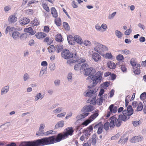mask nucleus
<instances>
[{"mask_svg": "<svg viewBox=\"0 0 146 146\" xmlns=\"http://www.w3.org/2000/svg\"><path fill=\"white\" fill-rule=\"evenodd\" d=\"M84 74L86 76H89L86 79L90 80V84L88 86V88H92L96 86L98 82H100L101 81L102 74L100 71H98L94 75L96 71L93 68L90 67L84 69Z\"/></svg>", "mask_w": 146, "mask_h": 146, "instance_id": "1", "label": "nucleus"}, {"mask_svg": "<svg viewBox=\"0 0 146 146\" xmlns=\"http://www.w3.org/2000/svg\"><path fill=\"white\" fill-rule=\"evenodd\" d=\"M61 56L65 59L68 60V63H73L77 62L78 64L83 63L86 62L85 58L84 57H80L77 55L76 52L73 53L66 48L63 50L61 53Z\"/></svg>", "mask_w": 146, "mask_h": 146, "instance_id": "2", "label": "nucleus"}, {"mask_svg": "<svg viewBox=\"0 0 146 146\" xmlns=\"http://www.w3.org/2000/svg\"><path fill=\"white\" fill-rule=\"evenodd\" d=\"M64 137L62 133H58L56 136L52 135L48 137H45L38 139L40 146L50 145L60 141L64 139Z\"/></svg>", "mask_w": 146, "mask_h": 146, "instance_id": "3", "label": "nucleus"}, {"mask_svg": "<svg viewBox=\"0 0 146 146\" xmlns=\"http://www.w3.org/2000/svg\"><path fill=\"white\" fill-rule=\"evenodd\" d=\"M38 139L33 141L21 142L19 146H40Z\"/></svg>", "mask_w": 146, "mask_h": 146, "instance_id": "4", "label": "nucleus"}, {"mask_svg": "<svg viewBox=\"0 0 146 146\" xmlns=\"http://www.w3.org/2000/svg\"><path fill=\"white\" fill-rule=\"evenodd\" d=\"M94 110L93 106L86 105L84 106L82 109L81 111L83 113L91 112Z\"/></svg>", "mask_w": 146, "mask_h": 146, "instance_id": "5", "label": "nucleus"}, {"mask_svg": "<svg viewBox=\"0 0 146 146\" xmlns=\"http://www.w3.org/2000/svg\"><path fill=\"white\" fill-rule=\"evenodd\" d=\"M96 89L94 90H87L86 92H84V95L86 97H93V95L98 90Z\"/></svg>", "mask_w": 146, "mask_h": 146, "instance_id": "6", "label": "nucleus"}, {"mask_svg": "<svg viewBox=\"0 0 146 146\" xmlns=\"http://www.w3.org/2000/svg\"><path fill=\"white\" fill-rule=\"evenodd\" d=\"M124 113H125L124 112ZM122 114H120L118 116V118L120 120L122 121H123L124 122L126 121L127 119L130 118V116H127L126 113H124V111L122 112Z\"/></svg>", "mask_w": 146, "mask_h": 146, "instance_id": "7", "label": "nucleus"}, {"mask_svg": "<svg viewBox=\"0 0 146 146\" xmlns=\"http://www.w3.org/2000/svg\"><path fill=\"white\" fill-rule=\"evenodd\" d=\"M132 66L133 72L136 74H138L140 73V64H131Z\"/></svg>", "mask_w": 146, "mask_h": 146, "instance_id": "8", "label": "nucleus"}, {"mask_svg": "<svg viewBox=\"0 0 146 146\" xmlns=\"http://www.w3.org/2000/svg\"><path fill=\"white\" fill-rule=\"evenodd\" d=\"M124 113H126L127 116H130L132 115L133 113V110L131 105L128 106L127 110L123 111Z\"/></svg>", "mask_w": 146, "mask_h": 146, "instance_id": "9", "label": "nucleus"}, {"mask_svg": "<svg viewBox=\"0 0 146 146\" xmlns=\"http://www.w3.org/2000/svg\"><path fill=\"white\" fill-rule=\"evenodd\" d=\"M15 30V28L14 27H11L10 26H8L7 27L5 30V33L7 34L8 32L10 35H12L13 32H14Z\"/></svg>", "mask_w": 146, "mask_h": 146, "instance_id": "10", "label": "nucleus"}, {"mask_svg": "<svg viewBox=\"0 0 146 146\" xmlns=\"http://www.w3.org/2000/svg\"><path fill=\"white\" fill-rule=\"evenodd\" d=\"M111 121L110 123V126L111 128H113L115 125V121L117 120V118L114 116H112L110 118Z\"/></svg>", "mask_w": 146, "mask_h": 146, "instance_id": "11", "label": "nucleus"}, {"mask_svg": "<svg viewBox=\"0 0 146 146\" xmlns=\"http://www.w3.org/2000/svg\"><path fill=\"white\" fill-rule=\"evenodd\" d=\"M99 110H95V112L89 118V119L91 120V121H92L95 119L98 115V112Z\"/></svg>", "mask_w": 146, "mask_h": 146, "instance_id": "12", "label": "nucleus"}, {"mask_svg": "<svg viewBox=\"0 0 146 146\" xmlns=\"http://www.w3.org/2000/svg\"><path fill=\"white\" fill-rule=\"evenodd\" d=\"M46 36V34L42 32H38L35 35L36 37L38 39L44 38Z\"/></svg>", "mask_w": 146, "mask_h": 146, "instance_id": "13", "label": "nucleus"}, {"mask_svg": "<svg viewBox=\"0 0 146 146\" xmlns=\"http://www.w3.org/2000/svg\"><path fill=\"white\" fill-rule=\"evenodd\" d=\"M92 57L95 62H97L100 60L101 58L100 56L96 53H94L92 55Z\"/></svg>", "mask_w": 146, "mask_h": 146, "instance_id": "14", "label": "nucleus"}, {"mask_svg": "<svg viewBox=\"0 0 146 146\" xmlns=\"http://www.w3.org/2000/svg\"><path fill=\"white\" fill-rule=\"evenodd\" d=\"M21 20V23L23 25H26L30 21V20L29 18L23 17Z\"/></svg>", "mask_w": 146, "mask_h": 146, "instance_id": "15", "label": "nucleus"}, {"mask_svg": "<svg viewBox=\"0 0 146 146\" xmlns=\"http://www.w3.org/2000/svg\"><path fill=\"white\" fill-rule=\"evenodd\" d=\"M17 18L15 15H12L10 16L8 18V21L10 23H14L17 21Z\"/></svg>", "mask_w": 146, "mask_h": 146, "instance_id": "16", "label": "nucleus"}, {"mask_svg": "<svg viewBox=\"0 0 146 146\" xmlns=\"http://www.w3.org/2000/svg\"><path fill=\"white\" fill-rule=\"evenodd\" d=\"M24 31L26 33H29L31 35H33L35 33L32 28L31 27L25 29Z\"/></svg>", "mask_w": 146, "mask_h": 146, "instance_id": "17", "label": "nucleus"}, {"mask_svg": "<svg viewBox=\"0 0 146 146\" xmlns=\"http://www.w3.org/2000/svg\"><path fill=\"white\" fill-rule=\"evenodd\" d=\"M109 108L111 113H116L117 110V107L114 106L113 104L110 105Z\"/></svg>", "mask_w": 146, "mask_h": 146, "instance_id": "18", "label": "nucleus"}, {"mask_svg": "<svg viewBox=\"0 0 146 146\" xmlns=\"http://www.w3.org/2000/svg\"><path fill=\"white\" fill-rule=\"evenodd\" d=\"M96 96H94L93 97H90L89 99L88 100V102H90L91 103L90 104H92L94 105H95L96 103Z\"/></svg>", "mask_w": 146, "mask_h": 146, "instance_id": "19", "label": "nucleus"}, {"mask_svg": "<svg viewBox=\"0 0 146 146\" xmlns=\"http://www.w3.org/2000/svg\"><path fill=\"white\" fill-rule=\"evenodd\" d=\"M74 40L77 43L81 44L83 43V41L82 38L78 35H75L74 36Z\"/></svg>", "mask_w": 146, "mask_h": 146, "instance_id": "20", "label": "nucleus"}, {"mask_svg": "<svg viewBox=\"0 0 146 146\" xmlns=\"http://www.w3.org/2000/svg\"><path fill=\"white\" fill-rule=\"evenodd\" d=\"M51 13L52 16L56 18L58 17V13L54 7H52L51 9Z\"/></svg>", "mask_w": 146, "mask_h": 146, "instance_id": "21", "label": "nucleus"}, {"mask_svg": "<svg viewBox=\"0 0 146 146\" xmlns=\"http://www.w3.org/2000/svg\"><path fill=\"white\" fill-rule=\"evenodd\" d=\"M20 35V33L17 31H14L11 35L13 38L14 40H16L19 38Z\"/></svg>", "mask_w": 146, "mask_h": 146, "instance_id": "22", "label": "nucleus"}, {"mask_svg": "<svg viewBox=\"0 0 146 146\" xmlns=\"http://www.w3.org/2000/svg\"><path fill=\"white\" fill-rule=\"evenodd\" d=\"M56 51L57 53L60 52L63 49V46L60 43L56 46Z\"/></svg>", "mask_w": 146, "mask_h": 146, "instance_id": "23", "label": "nucleus"}, {"mask_svg": "<svg viewBox=\"0 0 146 146\" xmlns=\"http://www.w3.org/2000/svg\"><path fill=\"white\" fill-rule=\"evenodd\" d=\"M64 125V121L63 120L58 122L55 125V129H58L60 127H62Z\"/></svg>", "mask_w": 146, "mask_h": 146, "instance_id": "24", "label": "nucleus"}, {"mask_svg": "<svg viewBox=\"0 0 146 146\" xmlns=\"http://www.w3.org/2000/svg\"><path fill=\"white\" fill-rule=\"evenodd\" d=\"M141 140V138L139 136H134L133 137V139L131 140L130 141L131 143H135L139 142Z\"/></svg>", "mask_w": 146, "mask_h": 146, "instance_id": "25", "label": "nucleus"}, {"mask_svg": "<svg viewBox=\"0 0 146 146\" xmlns=\"http://www.w3.org/2000/svg\"><path fill=\"white\" fill-rule=\"evenodd\" d=\"M9 86H7L3 88L1 90V94L2 95L5 93H6L9 90Z\"/></svg>", "mask_w": 146, "mask_h": 146, "instance_id": "26", "label": "nucleus"}, {"mask_svg": "<svg viewBox=\"0 0 146 146\" xmlns=\"http://www.w3.org/2000/svg\"><path fill=\"white\" fill-rule=\"evenodd\" d=\"M67 40L70 44H73L72 41H73L74 40V37L72 35H68L67 36Z\"/></svg>", "mask_w": 146, "mask_h": 146, "instance_id": "27", "label": "nucleus"}, {"mask_svg": "<svg viewBox=\"0 0 146 146\" xmlns=\"http://www.w3.org/2000/svg\"><path fill=\"white\" fill-rule=\"evenodd\" d=\"M44 97V96L42 95L40 93H39L37 94L35 96V99L34 101L36 102L38 99L42 100Z\"/></svg>", "mask_w": 146, "mask_h": 146, "instance_id": "28", "label": "nucleus"}, {"mask_svg": "<svg viewBox=\"0 0 146 146\" xmlns=\"http://www.w3.org/2000/svg\"><path fill=\"white\" fill-rule=\"evenodd\" d=\"M92 145H95L96 143V135L94 134L92 135Z\"/></svg>", "mask_w": 146, "mask_h": 146, "instance_id": "29", "label": "nucleus"}, {"mask_svg": "<svg viewBox=\"0 0 146 146\" xmlns=\"http://www.w3.org/2000/svg\"><path fill=\"white\" fill-rule=\"evenodd\" d=\"M5 125H6L7 127H8L10 126V124L9 122H7L1 125L0 126V130L1 131H2L3 130H4L5 129V128L3 127V126Z\"/></svg>", "mask_w": 146, "mask_h": 146, "instance_id": "30", "label": "nucleus"}, {"mask_svg": "<svg viewBox=\"0 0 146 146\" xmlns=\"http://www.w3.org/2000/svg\"><path fill=\"white\" fill-rule=\"evenodd\" d=\"M66 132L68 133L70 135H72L74 131L72 127H68L66 129Z\"/></svg>", "mask_w": 146, "mask_h": 146, "instance_id": "31", "label": "nucleus"}, {"mask_svg": "<svg viewBox=\"0 0 146 146\" xmlns=\"http://www.w3.org/2000/svg\"><path fill=\"white\" fill-rule=\"evenodd\" d=\"M105 58L111 59L112 58V55L111 53H107L105 54H104L102 55Z\"/></svg>", "mask_w": 146, "mask_h": 146, "instance_id": "32", "label": "nucleus"}, {"mask_svg": "<svg viewBox=\"0 0 146 146\" xmlns=\"http://www.w3.org/2000/svg\"><path fill=\"white\" fill-rule=\"evenodd\" d=\"M63 110L62 107H58L55 110H53V112L54 113H60Z\"/></svg>", "mask_w": 146, "mask_h": 146, "instance_id": "33", "label": "nucleus"}, {"mask_svg": "<svg viewBox=\"0 0 146 146\" xmlns=\"http://www.w3.org/2000/svg\"><path fill=\"white\" fill-rule=\"evenodd\" d=\"M54 22L58 26H60L61 25V19L60 18L55 19Z\"/></svg>", "mask_w": 146, "mask_h": 146, "instance_id": "34", "label": "nucleus"}, {"mask_svg": "<svg viewBox=\"0 0 146 146\" xmlns=\"http://www.w3.org/2000/svg\"><path fill=\"white\" fill-rule=\"evenodd\" d=\"M117 60L119 62L122 61L124 59L123 56L121 54H119L116 57Z\"/></svg>", "mask_w": 146, "mask_h": 146, "instance_id": "35", "label": "nucleus"}, {"mask_svg": "<svg viewBox=\"0 0 146 146\" xmlns=\"http://www.w3.org/2000/svg\"><path fill=\"white\" fill-rule=\"evenodd\" d=\"M63 26L65 29L67 31L70 30V28L68 24L66 22H64L63 23Z\"/></svg>", "mask_w": 146, "mask_h": 146, "instance_id": "36", "label": "nucleus"}, {"mask_svg": "<svg viewBox=\"0 0 146 146\" xmlns=\"http://www.w3.org/2000/svg\"><path fill=\"white\" fill-rule=\"evenodd\" d=\"M62 36L61 34H59L57 35V37L56 38V40L58 42H61L63 41Z\"/></svg>", "mask_w": 146, "mask_h": 146, "instance_id": "37", "label": "nucleus"}, {"mask_svg": "<svg viewBox=\"0 0 146 146\" xmlns=\"http://www.w3.org/2000/svg\"><path fill=\"white\" fill-rule=\"evenodd\" d=\"M100 44H98V46H96L95 47L94 50L100 55H102V54H103V53L100 50Z\"/></svg>", "mask_w": 146, "mask_h": 146, "instance_id": "38", "label": "nucleus"}, {"mask_svg": "<svg viewBox=\"0 0 146 146\" xmlns=\"http://www.w3.org/2000/svg\"><path fill=\"white\" fill-rule=\"evenodd\" d=\"M115 33L117 36L120 38H121L122 35H123V34L120 31L118 30H116Z\"/></svg>", "mask_w": 146, "mask_h": 146, "instance_id": "39", "label": "nucleus"}, {"mask_svg": "<svg viewBox=\"0 0 146 146\" xmlns=\"http://www.w3.org/2000/svg\"><path fill=\"white\" fill-rule=\"evenodd\" d=\"M100 47L101 51H107L108 50V48L103 45L100 44Z\"/></svg>", "mask_w": 146, "mask_h": 146, "instance_id": "40", "label": "nucleus"}, {"mask_svg": "<svg viewBox=\"0 0 146 146\" xmlns=\"http://www.w3.org/2000/svg\"><path fill=\"white\" fill-rule=\"evenodd\" d=\"M137 111H141L143 109V106L141 102H140L137 104Z\"/></svg>", "mask_w": 146, "mask_h": 146, "instance_id": "41", "label": "nucleus"}, {"mask_svg": "<svg viewBox=\"0 0 146 146\" xmlns=\"http://www.w3.org/2000/svg\"><path fill=\"white\" fill-rule=\"evenodd\" d=\"M122 122V121L118 118L117 120L115 121V124L116 127H119L121 125Z\"/></svg>", "mask_w": 146, "mask_h": 146, "instance_id": "42", "label": "nucleus"}, {"mask_svg": "<svg viewBox=\"0 0 146 146\" xmlns=\"http://www.w3.org/2000/svg\"><path fill=\"white\" fill-rule=\"evenodd\" d=\"M28 34L26 33H22L21 35L20 38L22 40H23L24 39H26L27 37Z\"/></svg>", "mask_w": 146, "mask_h": 146, "instance_id": "43", "label": "nucleus"}, {"mask_svg": "<svg viewBox=\"0 0 146 146\" xmlns=\"http://www.w3.org/2000/svg\"><path fill=\"white\" fill-rule=\"evenodd\" d=\"M34 23H33L31 25L33 26H37L39 24V22L38 21V20L37 19H34Z\"/></svg>", "mask_w": 146, "mask_h": 146, "instance_id": "44", "label": "nucleus"}, {"mask_svg": "<svg viewBox=\"0 0 146 146\" xmlns=\"http://www.w3.org/2000/svg\"><path fill=\"white\" fill-rule=\"evenodd\" d=\"M104 129V125L103 124L98 129L97 133L98 134H101L102 133V131Z\"/></svg>", "mask_w": 146, "mask_h": 146, "instance_id": "45", "label": "nucleus"}, {"mask_svg": "<svg viewBox=\"0 0 146 146\" xmlns=\"http://www.w3.org/2000/svg\"><path fill=\"white\" fill-rule=\"evenodd\" d=\"M30 79L29 75L27 73H25L23 76V80L24 81H26Z\"/></svg>", "mask_w": 146, "mask_h": 146, "instance_id": "46", "label": "nucleus"}, {"mask_svg": "<svg viewBox=\"0 0 146 146\" xmlns=\"http://www.w3.org/2000/svg\"><path fill=\"white\" fill-rule=\"evenodd\" d=\"M60 81L59 79H56L54 81V83L55 86H58L60 85Z\"/></svg>", "mask_w": 146, "mask_h": 146, "instance_id": "47", "label": "nucleus"}, {"mask_svg": "<svg viewBox=\"0 0 146 146\" xmlns=\"http://www.w3.org/2000/svg\"><path fill=\"white\" fill-rule=\"evenodd\" d=\"M110 82H104L102 84V86L104 88V87H108L110 84Z\"/></svg>", "mask_w": 146, "mask_h": 146, "instance_id": "48", "label": "nucleus"}, {"mask_svg": "<svg viewBox=\"0 0 146 146\" xmlns=\"http://www.w3.org/2000/svg\"><path fill=\"white\" fill-rule=\"evenodd\" d=\"M146 98V92H145L142 93L140 96V98L142 100H143Z\"/></svg>", "mask_w": 146, "mask_h": 146, "instance_id": "49", "label": "nucleus"}, {"mask_svg": "<svg viewBox=\"0 0 146 146\" xmlns=\"http://www.w3.org/2000/svg\"><path fill=\"white\" fill-rule=\"evenodd\" d=\"M109 123L108 122L105 123L104 125V128L106 131L108 130L109 128Z\"/></svg>", "mask_w": 146, "mask_h": 146, "instance_id": "50", "label": "nucleus"}, {"mask_svg": "<svg viewBox=\"0 0 146 146\" xmlns=\"http://www.w3.org/2000/svg\"><path fill=\"white\" fill-rule=\"evenodd\" d=\"M91 121V120L90 119L89 120H86L84 121V122H83L82 125L87 126L88 125Z\"/></svg>", "mask_w": 146, "mask_h": 146, "instance_id": "51", "label": "nucleus"}, {"mask_svg": "<svg viewBox=\"0 0 146 146\" xmlns=\"http://www.w3.org/2000/svg\"><path fill=\"white\" fill-rule=\"evenodd\" d=\"M132 30L131 29L129 28L125 31L124 33V34L125 35H129L130 34Z\"/></svg>", "mask_w": 146, "mask_h": 146, "instance_id": "52", "label": "nucleus"}, {"mask_svg": "<svg viewBox=\"0 0 146 146\" xmlns=\"http://www.w3.org/2000/svg\"><path fill=\"white\" fill-rule=\"evenodd\" d=\"M136 59L135 58H132L130 61V64H137Z\"/></svg>", "mask_w": 146, "mask_h": 146, "instance_id": "53", "label": "nucleus"}, {"mask_svg": "<svg viewBox=\"0 0 146 146\" xmlns=\"http://www.w3.org/2000/svg\"><path fill=\"white\" fill-rule=\"evenodd\" d=\"M103 124H102L101 122H99L97 124H96L94 126V129H97L98 128L101 126Z\"/></svg>", "mask_w": 146, "mask_h": 146, "instance_id": "54", "label": "nucleus"}, {"mask_svg": "<svg viewBox=\"0 0 146 146\" xmlns=\"http://www.w3.org/2000/svg\"><path fill=\"white\" fill-rule=\"evenodd\" d=\"M119 134L117 133L115 135L112 137L111 138V139L112 140L116 139L119 138Z\"/></svg>", "mask_w": 146, "mask_h": 146, "instance_id": "55", "label": "nucleus"}, {"mask_svg": "<svg viewBox=\"0 0 146 146\" xmlns=\"http://www.w3.org/2000/svg\"><path fill=\"white\" fill-rule=\"evenodd\" d=\"M84 44L86 46H90L91 43L89 41L86 40L84 41Z\"/></svg>", "mask_w": 146, "mask_h": 146, "instance_id": "56", "label": "nucleus"}, {"mask_svg": "<svg viewBox=\"0 0 146 146\" xmlns=\"http://www.w3.org/2000/svg\"><path fill=\"white\" fill-rule=\"evenodd\" d=\"M84 133L85 134L86 137L87 139H88V136H90V134L89 133L88 130H85Z\"/></svg>", "mask_w": 146, "mask_h": 146, "instance_id": "57", "label": "nucleus"}, {"mask_svg": "<svg viewBox=\"0 0 146 146\" xmlns=\"http://www.w3.org/2000/svg\"><path fill=\"white\" fill-rule=\"evenodd\" d=\"M121 51H122L124 54H128L129 53H130V51L128 50L125 49L124 50H122Z\"/></svg>", "mask_w": 146, "mask_h": 146, "instance_id": "58", "label": "nucleus"}, {"mask_svg": "<svg viewBox=\"0 0 146 146\" xmlns=\"http://www.w3.org/2000/svg\"><path fill=\"white\" fill-rule=\"evenodd\" d=\"M67 79L69 81H72V73H69L67 76Z\"/></svg>", "mask_w": 146, "mask_h": 146, "instance_id": "59", "label": "nucleus"}, {"mask_svg": "<svg viewBox=\"0 0 146 146\" xmlns=\"http://www.w3.org/2000/svg\"><path fill=\"white\" fill-rule=\"evenodd\" d=\"M49 30L50 29L48 26H46L44 27V32L48 33L49 32Z\"/></svg>", "mask_w": 146, "mask_h": 146, "instance_id": "60", "label": "nucleus"}, {"mask_svg": "<svg viewBox=\"0 0 146 146\" xmlns=\"http://www.w3.org/2000/svg\"><path fill=\"white\" fill-rule=\"evenodd\" d=\"M109 68L111 69H114L116 66V64H107Z\"/></svg>", "mask_w": 146, "mask_h": 146, "instance_id": "61", "label": "nucleus"}, {"mask_svg": "<svg viewBox=\"0 0 146 146\" xmlns=\"http://www.w3.org/2000/svg\"><path fill=\"white\" fill-rule=\"evenodd\" d=\"M121 69L123 72H126L127 70V68L125 64H121Z\"/></svg>", "mask_w": 146, "mask_h": 146, "instance_id": "62", "label": "nucleus"}, {"mask_svg": "<svg viewBox=\"0 0 146 146\" xmlns=\"http://www.w3.org/2000/svg\"><path fill=\"white\" fill-rule=\"evenodd\" d=\"M66 114L65 112H64L63 113H60L58 114L57 115V117H63Z\"/></svg>", "mask_w": 146, "mask_h": 146, "instance_id": "63", "label": "nucleus"}, {"mask_svg": "<svg viewBox=\"0 0 146 146\" xmlns=\"http://www.w3.org/2000/svg\"><path fill=\"white\" fill-rule=\"evenodd\" d=\"M49 67L51 70H54L55 69V64H49Z\"/></svg>", "mask_w": 146, "mask_h": 146, "instance_id": "64", "label": "nucleus"}]
</instances>
